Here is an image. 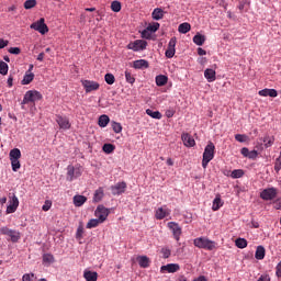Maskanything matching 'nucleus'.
Here are the masks:
<instances>
[{"label":"nucleus","instance_id":"obj_1","mask_svg":"<svg viewBox=\"0 0 281 281\" xmlns=\"http://www.w3.org/2000/svg\"><path fill=\"white\" fill-rule=\"evenodd\" d=\"M193 245L198 247V249H206V251H214V249H216V241L207 239V237L195 238Z\"/></svg>","mask_w":281,"mask_h":281},{"label":"nucleus","instance_id":"obj_2","mask_svg":"<svg viewBox=\"0 0 281 281\" xmlns=\"http://www.w3.org/2000/svg\"><path fill=\"white\" fill-rule=\"evenodd\" d=\"M214 150H216V147L214 146V143L209 142V144L204 148L203 158H202V168H207V164L214 159Z\"/></svg>","mask_w":281,"mask_h":281},{"label":"nucleus","instance_id":"obj_3","mask_svg":"<svg viewBox=\"0 0 281 281\" xmlns=\"http://www.w3.org/2000/svg\"><path fill=\"white\" fill-rule=\"evenodd\" d=\"M38 100H43V94L36 90H29L24 94L22 104H30V102H38Z\"/></svg>","mask_w":281,"mask_h":281},{"label":"nucleus","instance_id":"obj_4","mask_svg":"<svg viewBox=\"0 0 281 281\" xmlns=\"http://www.w3.org/2000/svg\"><path fill=\"white\" fill-rule=\"evenodd\" d=\"M30 27L31 30H35V32H38L42 35H45L47 32H49V27L47 24H45V18H41L36 22H33Z\"/></svg>","mask_w":281,"mask_h":281},{"label":"nucleus","instance_id":"obj_5","mask_svg":"<svg viewBox=\"0 0 281 281\" xmlns=\"http://www.w3.org/2000/svg\"><path fill=\"white\" fill-rule=\"evenodd\" d=\"M82 177V167L81 166H68L67 167V181H74V179H78Z\"/></svg>","mask_w":281,"mask_h":281},{"label":"nucleus","instance_id":"obj_6","mask_svg":"<svg viewBox=\"0 0 281 281\" xmlns=\"http://www.w3.org/2000/svg\"><path fill=\"white\" fill-rule=\"evenodd\" d=\"M0 234H2V236H9L13 243H19L21 239V233L19 231L10 229L8 226L1 227Z\"/></svg>","mask_w":281,"mask_h":281},{"label":"nucleus","instance_id":"obj_7","mask_svg":"<svg viewBox=\"0 0 281 281\" xmlns=\"http://www.w3.org/2000/svg\"><path fill=\"white\" fill-rule=\"evenodd\" d=\"M109 214H111V211L106 209V206L100 204L97 210L94 211V216L99 218L101 223H104L106 218H109Z\"/></svg>","mask_w":281,"mask_h":281},{"label":"nucleus","instance_id":"obj_8","mask_svg":"<svg viewBox=\"0 0 281 281\" xmlns=\"http://www.w3.org/2000/svg\"><path fill=\"white\" fill-rule=\"evenodd\" d=\"M147 46V41L136 40L127 45V49H132L133 52H144V49H146Z\"/></svg>","mask_w":281,"mask_h":281},{"label":"nucleus","instance_id":"obj_9","mask_svg":"<svg viewBox=\"0 0 281 281\" xmlns=\"http://www.w3.org/2000/svg\"><path fill=\"white\" fill-rule=\"evenodd\" d=\"M171 213H172V210L168 209V205H162L156 210L155 218L156 221H164V218H167V216H170Z\"/></svg>","mask_w":281,"mask_h":281},{"label":"nucleus","instance_id":"obj_10","mask_svg":"<svg viewBox=\"0 0 281 281\" xmlns=\"http://www.w3.org/2000/svg\"><path fill=\"white\" fill-rule=\"evenodd\" d=\"M278 196V189L276 188H268L261 191L260 199L263 201H273Z\"/></svg>","mask_w":281,"mask_h":281},{"label":"nucleus","instance_id":"obj_11","mask_svg":"<svg viewBox=\"0 0 281 281\" xmlns=\"http://www.w3.org/2000/svg\"><path fill=\"white\" fill-rule=\"evenodd\" d=\"M81 85L86 93H91L92 91H98V89H100V83L93 80H81Z\"/></svg>","mask_w":281,"mask_h":281},{"label":"nucleus","instance_id":"obj_12","mask_svg":"<svg viewBox=\"0 0 281 281\" xmlns=\"http://www.w3.org/2000/svg\"><path fill=\"white\" fill-rule=\"evenodd\" d=\"M167 227H169L173 234V238L175 240H177V243H179L180 238H181V226H179V224L177 222H169L167 224Z\"/></svg>","mask_w":281,"mask_h":281},{"label":"nucleus","instance_id":"obj_13","mask_svg":"<svg viewBox=\"0 0 281 281\" xmlns=\"http://www.w3.org/2000/svg\"><path fill=\"white\" fill-rule=\"evenodd\" d=\"M177 37H171L165 53L166 58H175V54L177 53Z\"/></svg>","mask_w":281,"mask_h":281},{"label":"nucleus","instance_id":"obj_14","mask_svg":"<svg viewBox=\"0 0 281 281\" xmlns=\"http://www.w3.org/2000/svg\"><path fill=\"white\" fill-rule=\"evenodd\" d=\"M56 122L59 128H63L64 131H69V128H71V123L67 116L56 115Z\"/></svg>","mask_w":281,"mask_h":281},{"label":"nucleus","instance_id":"obj_15","mask_svg":"<svg viewBox=\"0 0 281 281\" xmlns=\"http://www.w3.org/2000/svg\"><path fill=\"white\" fill-rule=\"evenodd\" d=\"M111 192L113 196H119L120 194H124V192H126V182H117L116 184L112 186Z\"/></svg>","mask_w":281,"mask_h":281},{"label":"nucleus","instance_id":"obj_16","mask_svg":"<svg viewBox=\"0 0 281 281\" xmlns=\"http://www.w3.org/2000/svg\"><path fill=\"white\" fill-rule=\"evenodd\" d=\"M181 139L183 142V145L187 146V148H192L196 146V142L189 133H183Z\"/></svg>","mask_w":281,"mask_h":281},{"label":"nucleus","instance_id":"obj_17","mask_svg":"<svg viewBox=\"0 0 281 281\" xmlns=\"http://www.w3.org/2000/svg\"><path fill=\"white\" fill-rule=\"evenodd\" d=\"M180 267L179 263H168L166 266H162L160 268L161 273H177V271H179Z\"/></svg>","mask_w":281,"mask_h":281},{"label":"nucleus","instance_id":"obj_18","mask_svg":"<svg viewBox=\"0 0 281 281\" xmlns=\"http://www.w3.org/2000/svg\"><path fill=\"white\" fill-rule=\"evenodd\" d=\"M19 209V198L16 195H13L12 201L7 206V214H14L16 210Z\"/></svg>","mask_w":281,"mask_h":281},{"label":"nucleus","instance_id":"obj_19","mask_svg":"<svg viewBox=\"0 0 281 281\" xmlns=\"http://www.w3.org/2000/svg\"><path fill=\"white\" fill-rule=\"evenodd\" d=\"M258 93L262 98H267V97H269V98H278V90H276V89L266 88L263 90H260Z\"/></svg>","mask_w":281,"mask_h":281},{"label":"nucleus","instance_id":"obj_20","mask_svg":"<svg viewBox=\"0 0 281 281\" xmlns=\"http://www.w3.org/2000/svg\"><path fill=\"white\" fill-rule=\"evenodd\" d=\"M204 78H206L207 82H214L216 80V70L207 68L204 70Z\"/></svg>","mask_w":281,"mask_h":281},{"label":"nucleus","instance_id":"obj_21","mask_svg":"<svg viewBox=\"0 0 281 281\" xmlns=\"http://www.w3.org/2000/svg\"><path fill=\"white\" fill-rule=\"evenodd\" d=\"M224 205V202L223 200L221 199V195L217 194L215 196V199L213 200V205H212V210L213 212H218V210H221V207H223Z\"/></svg>","mask_w":281,"mask_h":281},{"label":"nucleus","instance_id":"obj_22","mask_svg":"<svg viewBox=\"0 0 281 281\" xmlns=\"http://www.w3.org/2000/svg\"><path fill=\"white\" fill-rule=\"evenodd\" d=\"M137 262L142 269H147V267H150V259L147 256H138Z\"/></svg>","mask_w":281,"mask_h":281},{"label":"nucleus","instance_id":"obj_23","mask_svg":"<svg viewBox=\"0 0 281 281\" xmlns=\"http://www.w3.org/2000/svg\"><path fill=\"white\" fill-rule=\"evenodd\" d=\"M83 278L86 281H98V272L91 271V270H86L83 272Z\"/></svg>","mask_w":281,"mask_h":281},{"label":"nucleus","instance_id":"obj_24","mask_svg":"<svg viewBox=\"0 0 281 281\" xmlns=\"http://www.w3.org/2000/svg\"><path fill=\"white\" fill-rule=\"evenodd\" d=\"M102 199H104V188L100 187L99 189H97L94 191L93 201H94V203H100V201H102Z\"/></svg>","mask_w":281,"mask_h":281},{"label":"nucleus","instance_id":"obj_25","mask_svg":"<svg viewBox=\"0 0 281 281\" xmlns=\"http://www.w3.org/2000/svg\"><path fill=\"white\" fill-rule=\"evenodd\" d=\"M134 69H148V60L138 59L133 63Z\"/></svg>","mask_w":281,"mask_h":281},{"label":"nucleus","instance_id":"obj_26","mask_svg":"<svg viewBox=\"0 0 281 281\" xmlns=\"http://www.w3.org/2000/svg\"><path fill=\"white\" fill-rule=\"evenodd\" d=\"M87 203V196L85 195H75L74 196V205L76 207H82Z\"/></svg>","mask_w":281,"mask_h":281},{"label":"nucleus","instance_id":"obj_27","mask_svg":"<svg viewBox=\"0 0 281 281\" xmlns=\"http://www.w3.org/2000/svg\"><path fill=\"white\" fill-rule=\"evenodd\" d=\"M164 14H166V12H164L161 8H156L151 13V18L154 21H161V19H164Z\"/></svg>","mask_w":281,"mask_h":281},{"label":"nucleus","instance_id":"obj_28","mask_svg":"<svg viewBox=\"0 0 281 281\" xmlns=\"http://www.w3.org/2000/svg\"><path fill=\"white\" fill-rule=\"evenodd\" d=\"M156 85L157 87H166L168 85V77L166 75L156 76Z\"/></svg>","mask_w":281,"mask_h":281},{"label":"nucleus","instance_id":"obj_29","mask_svg":"<svg viewBox=\"0 0 281 281\" xmlns=\"http://www.w3.org/2000/svg\"><path fill=\"white\" fill-rule=\"evenodd\" d=\"M109 122H111V119H109V115L106 114H102L100 117H99V126L101 128H106V126H109Z\"/></svg>","mask_w":281,"mask_h":281},{"label":"nucleus","instance_id":"obj_30","mask_svg":"<svg viewBox=\"0 0 281 281\" xmlns=\"http://www.w3.org/2000/svg\"><path fill=\"white\" fill-rule=\"evenodd\" d=\"M266 250L262 246H258L255 252L256 260H265Z\"/></svg>","mask_w":281,"mask_h":281},{"label":"nucleus","instance_id":"obj_31","mask_svg":"<svg viewBox=\"0 0 281 281\" xmlns=\"http://www.w3.org/2000/svg\"><path fill=\"white\" fill-rule=\"evenodd\" d=\"M190 30H192V26L188 22L181 23L178 26V32H180V34H188V32H190Z\"/></svg>","mask_w":281,"mask_h":281},{"label":"nucleus","instance_id":"obj_32","mask_svg":"<svg viewBox=\"0 0 281 281\" xmlns=\"http://www.w3.org/2000/svg\"><path fill=\"white\" fill-rule=\"evenodd\" d=\"M10 160L21 159V149L13 148L9 153Z\"/></svg>","mask_w":281,"mask_h":281},{"label":"nucleus","instance_id":"obj_33","mask_svg":"<svg viewBox=\"0 0 281 281\" xmlns=\"http://www.w3.org/2000/svg\"><path fill=\"white\" fill-rule=\"evenodd\" d=\"M56 262V259L54 258V255L52 254H44L43 255V263L44 265H54Z\"/></svg>","mask_w":281,"mask_h":281},{"label":"nucleus","instance_id":"obj_34","mask_svg":"<svg viewBox=\"0 0 281 281\" xmlns=\"http://www.w3.org/2000/svg\"><path fill=\"white\" fill-rule=\"evenodd\" d=\"M193 43L195 45H203L205 43V35H201V33H198L193 36Z\"/></svg>","mask_w":281,"mask_h":281},{"label":"nucleus","instance_id":"obj_35","mask_svg":"<svg viewBox=\"0 0 281 281\" xmlns=\"http://www.w3.org/2000/svg\"><path fill=\"white\" fill-rule=\"evenodd\" d=\"M146 113L149 115V117H153V120H161V117H164V115H161V112L159 111H153L150 109H147Z\"/></svg>","mask_w":281,"mask_h":281},{"label":"nucleus","instance_id":"obj_36","mask_svg":"<svg viewBox=\"0 0 281 281\" xmlns=\"http://www.w3.org/2000/svg\"><path fill=\"white\" fill-rule=\"evenodd\" d=\"M101 223L102 222L99 218H92L87 223L86 227L87 229H93L94 227H98V225H101Z\"/></svg>","mask_w":281,"mask_h":281},{"label":"nucleus","instance_id":"obj_37","mask_svg":"<svg viewBox=\"0 0 281 281\" xmlns=\"http://www.w3.org/2000/svg\"><path fill=\"white\" fill-rule=\"evenodd\" d=\"M103 153H105L106 155H111V153H113L115 150V145L113 144H104L102 147Z\"/></svg>","mask_w":281,"mask_h":281},{"label":"nucleus","instance_id":"obj_38","mask_svg":"<svg viewBox=\"0 0 281 281\" xmlns=\"http://www.w3.org/2000/svg\"><path fill=\"white\" fill-rule=\"evenodd\" d=\"M244 176H245V171L243 169H235L231 173L232 179H240V177H244Z\"/></svg>","mask_w":281,"mask_h":281},{"label":"nucleus","instance_id":"obj_39","mask_svg":"<svg viewBox=\"0 0 281 281\" xmlns=\"http://www.w3.org/2000/svg\"><path fill=\"white\" fill-rule=\"evenodd\" d=\"M32 80H34V74L33 72H26L24 75L23 80H22V85H30V82H32Z\"/></svg>","mask_w":281,"mask_h":281},{"label":"nucleus","instance_id":"obj_40","mask_svg":"<svg viewBox=\"0 0 281 281\" xmlns=\"http://www.w3.org/2000/svg\"><path fill=\"white\" fill-rule=\"evenodd\" d=\"M235 245L238 247V249H245V247H247V239L238 238L236 239Z\"/></svg>","mask_w":281,"mask_h":281},{"label":"nucleus","instance_id":"obj_41","mask_svg":"<svg viewBox=\"0 0 281 281\" xmlns=\"http://www.w3.org/2000/svg\"><path fill=\"white\" fill-rule=\"evenodd\" d=\"M11 168L13 172H18L21 169V161L19 159L11 160Z\"/></svg>","mask_w":281,"mask_h":281},{"label":"nucleus","instance_id":"obj_42","mask_svg":"<svg viewBox=\"0 0 281 281\" xmlns=\"http://www.w3.org/2000/svg\"><path fill=\"white\" fill-rule=\"evenodd\" d=\"M274 142H276V138H273V137L266 136L263 138V143H265L266 148H271V146H273Z\"/></svg>","mask_w":281,"mask_h":281},{"label":"nucleus","instance_id":"obj_43","mask_svg":"<svg viewBox=\"0 0 281 281\" xmlns=\"http://www.w3.org/2000/svg\"><path fill=\"white\" fill-rule=\"evenodd\" d=\"M8 64L5 61H0V74L2 76H8Z\"/></svg>","mask_w":281,"mask_h":281},{"label":"nucleus","instance_id":"obj_44","mask_svg":"<svg viewBox=\"0 0 281 281\" xmlns=\"http://www.w3.org/2000/svg\"><path fill=\"white\" fill-rule=\"evenodd\" d=\"M111 10L112 12H120V10H122V3H120V1H113L111 3Z\"/></svg>","mask_w":281,"mask_h":281},{"label":"nucleus","instance_id":"obj_45","mask_svg":"<svg viewBox=\"0 0 281 281\" xmlns=\"http://www.w3.org/2000/svg\"><path fill=\"white\" fill-rule=\"evenodd\" d=\"M104 80H105L106 85H114L115 83V76H113V74H106L104 76Z\"/></svg>","mask_w":281,"mask_h":281},{"label":"nucleus","instance_id":"obj_46","mask_svg":"<svg viewBox=\"0 0 281 281\" xmlns=\"http://www.w3.org/2000/svg\"><path fill=\"white\" fill-rule=\"evenodd\" d=\"M25 10H32V8H36V0H26L24 2Z\"/></svg>","mask_w":281,"mask_h":281},{"label":"nucleus","instance_id":"obj_47","mask_svg":"<svg viewBox=\"0 0 281 281\" xmlns=\"http://www.w3.org/2000/svg\"><path fill=\"white\" fill-rule=\"evenodd\" d=\"M125 79H126V82H128L130 85L135 83V77L128 70L125 71Z\"/></svg>","mask_w":281,"mask_h":281},{"label":"nucleus","instance_id":"obj_48","mask_svg":"<svg viewBox=\"0 0 281 281\" xmlns=\"http://www.w3.org/2000/svg\"><path fill=\"white\" fill-rule=\"evenodd\" d=\"M248 5H249V3L246 0L239 1V4H238L239 12H247Z\"/></svg>","mask_w":281,"mask_h":281},{"label":"nucleus","instance_id":"obj_49","mask_svg":"<svg viewBox=\"0 0 281 281\" xmlns=\"http://www.w3.org/2000/svg\"><path fill=\"white\" fill-rule=\"evenodd\" d=\"M112 130L114 133H120L122 131V124L115 121L112 122Z\"/></svg>","mask_w":281,"mask_h":281},{"label":"nucleus","instance_id":"obj_50","mask_svg":"<svg viewBox=\"0 0 281 281\" xmlns=\"http://www.w3.org/2000/svg\"><path fill=\"white\" fill-rule=\"evenodd\" d=\"M159 27H160L159 22H155L154 24H149L147 26V30H149L151 33H154V32H157V30H159Z\"/></svg>","mask_w":281,"mask_h":281},{"label":"nucleus","instance_id":"obj_51","mask_svg":"<svg viewBox=\"0 0 281 281\" xmlns=\"http://www.w3.org/2000/svg\"><path fill=\"white\" fill-rule=\"evenodd\" d=\"M236 142H240V144L247 142V135L245 134H236L235 135Z\"/></svg>","mask_w":281,"mask_h":281},{"label":"nucleus","instance_id":"obj_52","mask_svg":"<svg viewBox=\"0 0 281 281\" xmlns=\"http://www.w3.org/2000/svg\"><path fill=\"white\" fill-rule=\"evenodd\" d=\"M85 234V227L82 225H79L76 233V238L80 239L82 238V235Z\"/></svg>","mask_w":281,"mask_h":281},{"label":"nucleus","instance_id":"obj_53","mask_svg":"<svg viewBox=\"0 0 281 281\" xmlns=\"http://www.w3.org/2000/svg\"><path fill=\"white\" fill-rule=\"evenodd\" d=\"M43 212H49L52 210V201L46 200L44 205L42 206Z\"/></svg>","mask_w":281,"mask_h":281},{"label":"nucleus","instance_id":"obj_54","mask_svg":"<svg viewBox=\"0 0 281 281\" xmlns=\"http://www.w3.org/2000/svg\"><path fill=\"white\" fill-rule=\"evenodd\" d=\"M161 254L165 259L168 258L169 256H171L170 248H161Z\"/></svg>","mask_w":281,"mask_h":281},{"label":"nucleus","instance_id":"obj_55","mask_svg":"<svg viewBox=\"0 0 281 281\" xmlns=\"http://www.w3.org/2000/svg\"><path fill=\"white\" fill-rule=\"evenodd\" d=\"M9 54H14L15 56H19V54H21V48L11 47V48H9Z\"/></svg>","mask_w":281,"mask_h":281},{"label":"nucleus","instance_id":"obj_56","mask_svg":"<svg viewBox=\"0 0 281 281\" xmlns=\"http://www.w3.org/2000/svg\"><path fill=\"white\" fill-rule=\"evenodd\" d=\"M151 34H153V33L146 27V30H144V31L142 32V37H143V38H150Z\"/></svg>","mask_w":281,"mask_h":281},{"label":"nucleus","instance_id":"obj_57","mask_svg":"<svg viewBox=\"0 0 281 281\" xmlns=\"http://www.w3.org/2000/svg\"><path fill=\"white\" fill-rule=\"evenodd\" d=\"M32 278H34V273H25L22 277V281H32Z\"/></svg>","mask_w":281,"mask_h":281},{"label":"nucleus","instance_id":"obj_58","mask_svg":"<svg viewBox=\"0 0 281 281\" xmlns=\"http://www.w3.org/2000/svg\"><path fill=\"white\" fill-rule=\"evenodd\" d=\"M258 158V150H251L248 154V159H257Z\"/></svg>","mask_w":281,"mask_h":281},{"label":"nucleus","instance_id":"obj_59","mask_svg":"<svg viewBox=\"0 0 281 281\" xmlns=\"http://www.w3.org/2000/svg\"><path fill=\"white\" fill-rule=\"evenodd\" d=\"M165 115H166V117H173L175 116V109L166 110Z\"/></svg>","mask_w":281,"mask_h":281},{"label":"nucleus","instance_id":"obj_60","mask_svg":"<svg viewBox=\"0 0 281 281\" xmlns=\"http://www.w3.org/2000/svg\"><path fill=\"white\" fill-rule=\"evenodd\" d=\"M240 153L244 157H249V148L244 147L241 148Z\"/></svg>","mask_w":281,"mask_h":281},{"label":"nucleus","instance_id":"obj_61","mask_svg":"<svg viewBox=\"0 0 281 281\" xmlns=\"http://www.w3.org/2000/svg\"><path fill=\"white\" fill-rule=\"evenodd\" d=\"M3 47H8V41L0 38V49H3Z\"/></svg>","mask_w":281,"mask_h":281},{"label":"nucleus","instance_id":"obj_62","mask_svg":"<svg viewBox=\"0 0 281 281\" xmlns=\"http://www.w3.org/2000/svg\"><path fill=\"white\" fill-rule=\"evenodd\" d=\"M37 60L40 63H43V60H45V53H40L38 56H37Z\"/></svg>","mask_w":281,"mask_h":281},{"label":"nucleus","instance_id":"obj_63","mask_svg":"<svg viewBox=\"0 0 281 281\" xmlns=\"http://www.w3.org/2000/svg\"><path fill=\"white\" fill-rule=\"evenodd\" d=\"M198 54H199V56H205V54H207V52L203 48H198Z\"/></svg>","mask_w":281,"mask_h":281},{"label":"nucleus","instance_id":"obj_64","mask_svg":"<svg viewBox=\"0 0 281 281\" xmlns=\"http://www.w3.org/2000/svg\"><path fill=\"white\" fill-rule=\"evenodd\" d=\"M269 276H261L257 281H270Z\"/></svg>","mask_w":281,"mask_h":281}]
</instances>
